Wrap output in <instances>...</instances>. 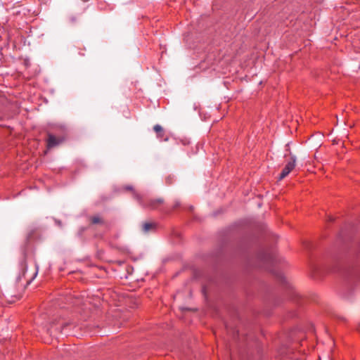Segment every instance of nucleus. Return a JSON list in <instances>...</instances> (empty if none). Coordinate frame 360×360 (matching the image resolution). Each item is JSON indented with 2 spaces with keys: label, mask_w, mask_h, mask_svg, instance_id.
Wrapping results in <instances>:
<instances>
[{
  "label": "nucleus",
  "mask_w": 360,
  "mask_h": 360,
  "mask_svg": "<svg viewBox=\"0 0 360 360\" xmlns=\"http://www.w3.org/2000/svg\"><path fill=\"white\" fill-rule=\"evenodd\" d=\"M290 158L291 160L287 162L285 167L283 169L281 173L280 174V180L286 177L295 167L297 160L296 156L295 155L290 154Z\"/></svg>",
  "instance_id": "4"
},
{
  "label": "nucleus",
  "mask_w": 360,
  "mask_h": 360,
  "mask_svg": "<svg viewBox=\"0 0 360 360\" xmlns=\"http://www.w3.org/2000/svg\"><path fill=\"white\" fill-rule=\"evenodd\" d=\"M124 188L127 191H133V187L131 186H127Z\"/></svg>",
  "instance_id": "11"
},
{
  "label": "nucleus",
  "mask_w": 360,
  "mask_h": 360,
  "mask_svg": "<svg viewBox=\"0 0 360 360\" xmlns=\"http://www.w3.org/2000/svg\"><path fill=\"white\" fill-rule=\"evenodd\" d=\"M333 271H339L343 280L342 295L346 299H351L356 284L360 276L359 270L354 266H336Z\"/></svg>",
  "instance_id": "1"
},
{
  "label": "nucleus",
  "mask_w": 360,
  "mask_h": 360,
  "mask_svg": "<svg viewBox=\"0 0 360 360\" xmlns=\"http://www.w3.org/2000/svg\"><path fill=\"white\" fill-rule=\"evenodd\" d=\"M37 274H38V268L37 267V270H36L35 273L34 274L33 277L32 278V279H31V280H30V281L27 282V285H29V284L32 282V280H33V279L37 276Z\"/></svg>",
  "instance_id": "9"
},
{
  "label": "nucleus",
  "mask_w": 360,
  "mask_h": 360,
  "mask_svg": "<svg viewBox=\"0 0 360 360\" xmlns=\"http://www.w3.org/2000/svg\"><path fill=\"white\" fill-rule=\"evenodd\" d=\"M83 2H87L89 1V0H82Z\"/></svg>",
  "instance_id": "17"
},
{
  "label": "nucleus",
  "mask_w": 360,
  "mask_h": 360,
  "mask_svg": "<svg viewBox=\"0 0 360 360\" xmlns=\"http://www.w3.org/2000/svg\"><path fill=\"white\" fill-rule=\"evenodd\" d=\"M23 64H24V67H28L29 66V61H28V60L26 59V58H24Z\"/></svg>",
  "instance_id": "10"
},
{
  "label": "nucleus",
  "mask_w": 360,
  "mask_h": 360,
  "mask_svg": "<svg viewBox=\"0 0 360 360\" xmlns=\"http://www.w3.org/2000/svg\"><path fill=\"white\" fill-rule=\"evenodd\" d=\"M134 198L139 202V203L143 207H149L150 209H156L158 205L163 203L162 198H158L155 200H150L148 203L145 202L142 197L134 191L133 193Z\"/></svg>",
  "instance_id": "3"
},
{
  "label": "nucleus",
  "mask_w": 360,
  "mask_h": 360,
  "mask_svg": "<svg viewBox=\"0 0 360 360\" xmlns=\"http://www.w3.org/2000/svg\"><path fill=\"white\" fill-rule=\"evenodd\" d=\"M163 136V131L162 132H159L158 134H157V136L158 139H161Z\"/></svg>",
  "instance_id": "12"
},
{
  "label": "nucleus",
  "mask_w": 360,
  "mask_h": 360,
  "mask_svg": "<svg viewBox=\"0 0 360 360\" xmlns=\"http://www.w3.org/2000/svg\"><path fill=\"white\" fill-rule=\"evenodd\" d=\"M259 257L264 268L271 271L282 284L288 286L285 277L281 271L275 268V265L277 262L276 257L269 252H262Z\"/></svg>",
  "instance_id": "2"
},
{
  "label": "nucleus",
  "mask_w": 360,
  "mask_h": 360,
  "mask_svg": "<svg viewBox=\"0 0 360 360\" xmlns=\"http://www.w3.org/2000/svg\"><path fill=\"white\" fill-rule=\"evenodd\" d=\"M63 141V138L57 139L54 135L49 134L47 141V147L53 148L59 145Z\"/></svg>",
  "instance_id": "5"
},
{
  "label": "nucleus",
  "mask_w": 360,
  "mask_h": 360,
  "mask_svg": "<svg viewBox=\"0 0 360 360\" xmlns=\"http://www.w3.org/2000/svg\"><path fill=\"white\" fill-rule=\"evenodd\" d=\"M153 228V224L151 223H145L143 225V230L144 232H148Z\"/></svg>",
  "instance_id": "6"
},
{
  "label": "nucleus",
  "mask_w": 360,
  "mask_h": 360,
  "mask_svg": "<svg viewBox=\"0 0 360 360\" xmlns=\"http://www.w3.org/2000/svg\"><path fill=\"white\" fill-rule=\"evenodd\" d=\"M91 222L93 224H100L102 223V220L98 216H94L91 219Z\"/></svg>",
  "instance_id": "7"
},
{
  "label": "nucleus",
  "mask_w": 360,
  "mask_h": 360,
  "mask_svg": "<svg viewBox=\"0 0 360 360\" xmlns=\"http://www.w3.org/2000/svg\"><path fill=\"white\" fill-rule=\"evenodd\" d=\"M56 222L57 224H58V226H60L61 222L60 221H56Z\"/></svg>",
  "instance_id": "14"
},
{
  "label": "nucleus",
  "mask_w": 360,
  "mask_h": 360,
  "mask_svg": "<svg viewBox=\"0 0 360 360\" xmlns=\"http://www.w3.org/2000/svg\"><path fill=\"white\" fill-rule=\"evenodd\" d=\"M23 269H24V274H25V270H26V266H25V264H24Z\"/></svg>",
  "instance_id": "16"
},
{
  "label": "nucleus",
  "mask_w": 360,
  "mask_h": 360,
  "mask_svg": "<svg viewBox=\"0 0 360 360\" xmlns=\"http://www.w3.org/2000/svg\"><path fill=\"white\" fill-rule=\"evenodd\" d=\"M179 205V202H177L176 204H175V207H178Z\"/></svg>",
  "instance_id": "15"
},
{
  "label": "nucleus",
  "mask_w": 360,
  "mask_h": 360,
  "mask_svg": "<svg viewBox=\"0 0 360 360\" xmlns=\"http://www.w3.org/2000/svg\"><path fill=\"white\" fill-rule=\"evenodd\" d=\"M153 129L157 134H158L159 132H162L163 131L162 127L159 124L155 125Z\"/></svg>",
  "instance_id": "8"
},
{
  "label": "nucleus",
  "mask_w": 360,
  "mask_h": 360,
  "mask_svg": "<svg viewBox=\"0 0 360 360\" xmlns=\"http://www.w3.org/2000/svg\"><path fill=\"white\" fill-rule=\"evenodd\" d=\"M75 20H76V18H75V17L72 16V17H71V18H70V21H71L72 22H75Z\"/></svg>",
  "instance_id": "13"
}]
</instances>
